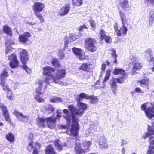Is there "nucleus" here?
I'll list each match as a JSON object with an SVG mask.
<instances>
[{"label": "nucleus", "mask_w": 154, "mask_h": 154, "mask_svg": "<svg viewBox=\"0 0 154 154\" xmlns=\"http://www.w3.org/2000/svg\"><path fill=\"white\" fill-rule=\"evenodd\" d=\"M8 59L10 61L9 65L11 68L14 69L19 66V61L15 53H12L8 56Z\"/></svg>", "instance_id": "obj_7"}, {"label": "nucleus", "mask_w": 154, "mask_h": 154, "mask_svg": "<svg viewBox=\"0 0 154 154\" xmlns=\"http://www.w3.org/2000/svg\"><path fill=\"white\" fill-rule=\"evenodd\" d=\"M45 110L46 111H51V112H53L54 110V108L51 104H48V106L45 107Z\"/></svg>", "instance_id": "obj_51"}, {"label": "nucleus", "mask_w": 154, "mask_h": 154, "mask_svg": "<svg viewBox=\"0 0 154 154\" xmlns=\"http://www.w3.org/2000/svg\"><path fill=\"white\" fill-rule=\"evenodd\" d=\"M42 69V72L43 75L46 76L51 77L53 79L54 74H53L52 73L55 71L54 68L48 66H46L43 67Z\"/></svg>", "instance_id": "obj_11"}, {"label": "nucleus", "mask_w": 154, "mask_h": 154, "mask_svg": "<svg viewBox=\"0 0 154 154\" xmlns=\"http://www.w3.org/2000/svg\"><path fill=\"white\" fill-rule=\"evenodd\" d=\"M89 22L91 27L94 29H95L96 28V25L95 21L91 19L90 20Z\"/></svg>", "instance_id": "obj_50"}, {"label": "nucleus", "mask_w": 154, "mask_h": 154, "mask_svg": "<svg viewBox=\"0 0 154 154\" xmlns=\"http://www.w3.org/2000/svg\"><path fill=\"white\" fill-rule=\"evenodd\" d=\"M150 135V134H149L148 132H146L145 134L143 136L142 138L144 139H145Z\"/></svg>", "instance_id": "obj_59"}, {"label": "nucleus", "mask_w": 154, "mask_h": 154, "mask_svg": "<svg viewBox=\"0 0 154 154\" xmlns=\"http://www.w3.org/2000/svg\"><path fill=\"white\" fill-rule=\"evenodd\" d=\"M52 78L51 77H46L45 79V83L47 84H49L50 81L51 80Z\"/></svg>", "instance_id": "obj_57"}, {"label": "nucleus", "mask_w": 154, "mask_h": 154, "mask_svg": "<svg viewBox=\"0 0 154 154\" xmlns=\"http://www.w3.org/2000/svg\"><path fill=\"white\" fill-rule=\"evenodd\" d=\"M46 124L48 128L51 129H53L56 126V123L57 118L54 116H51L47 118Z\"/></svg>", "instance_id": "obj_13"}, {"label": "nucleus", "mask_w": 154, "mask_h": 154, "mask_svg": "<svg viewBox=\"0 0 154 154\" xmlns=\"http://www.w3.org/2000/svg\"><path fill=\"white\" fill-rule=\"evenodd\" d=\"M13 114L15 115L16 117L20 121L24 122V119H26L27 120L28 119V117L27 116L23 115L19 112L16 110H14Z\"/></svg>", "instance_id": "obj_20"}, {"label": "nucleus", "mask_w": 154, "mask_h": 154, "mask_svg": "<svg viewBox=\"0 0 154 154\" xmlns=\"http://www.w3.org/2000/svg\"><path fill=\"white\" fill-rule=\"evenodd\" d=\"M72 4L74 6H79L82 5L83 3L82 0H72Z\"/></svg>", "instance_id": "obj_42"}, {"label": "nucleus", "mask_w": 154, "mask_h": 154, "mask_svg": "<svg viewBox=\"0 0 154 154\" xmlns=\"http://www.w3.org/2000/svg\"><path fill=\"white\" fill-rule=\"evenodd\" d=\"M150 104L151 106L147 107L145 113L148 118L152 119L154 117V101L150 102Z\"/></svg>", "instance_id": "obj_15"}, {"label": "nucleus", "mask_w": 154, "mask_h": 154, "mask_svg": "<svg viewBox=\"0 0 154 154\" xmlns=\"http://www.w3.org/2000/svg\"><path fill=\"white\" fill-rule=\"evenodd\" d=\"M113 74L115 75H122V76L116 79L117 82L119 84L124 83V81L128 76V74L125 72V71L122 68H115L114 69Z\"/></svg>", "instance_id": "obj_4"}, {"label": "nucleus", "mask_w": 154, "mask_h": 154, "mask_svg": "<svg viewBox=\"0 0 154 154\" xmlns=\"http://www.w3.org/2000/svg\"><path fill=\"white\" fill-rule=\"evenodd\" d=\"M47 118L44 117H37L36 118V121L38 124L43 128H45L46 125L45 122L46 123Z\"/></svg>", "instance_id": "obj_22"}, {"label": "nucleus", "mask_w": 154, "mask_h": 154, "mask_svg": "<svg viewBox=\"0 0 154 154\" xmlns=\"http://www.w3.org/2000/svg\"><path fill=\"white\" fill-rule=\"evenodd\" d=\"M79 103H77V106L79 107L80 109L82 111H84L86 110L87 108V104L82 102H79Z\"/></svg>", "instance_id": "obj_43"}, {"label": "nucleus", "mask_w": 154, "mask_h": 154, "mask_svg": "<svg viewBox=\"0 0 154 154\" xmlns=\"http://www.w3.org/2000/svg\"><path fill=\"white\" fill-rule=\"evenodd\" d=\"M9 76L6 69H4L0 74V81L7 80V78Z\"/></svg>", "instance_id": "obj_32"}, {"label": "nucleus", "mask_w": 154, "mask_h": 154, "mask_svg": "<svg viewBox=\"0 0 154 154\" xmlns=\"http://www.w3.org/2000/svg\"><path fill=\"white\" fill-rule=\"evenodd\" d=\"M128 143V142L127 141L123 140H122L121 142V146H124V145Z\"/></svg>", "instance_id": "obj_61"}, {"label": "nucleus", "mask_w": 154, "mask_h": 154, "mask_svg": "<svg viewBox=\"0 0 154 154\" xmlns=\"http://www.w3.org/2000/svg\"><path fill=\"white\" fill-rule=\"evenodd\" d=\"M51 63L53 66H54L57 68H60L62 67V65L59 63L58 60L56 58L52 59L51 61Z\"/></svg>", "instance_id": "obj_33"}, {"label": "nucleus", "mask_w": 154, "mask_h": 154, "mask_svg": "<svg viewBox=\"0 0 154 154\" xmlns=\"http://www.w3.org/2000/svg\"><path fill=\"white\" fill-rule=\"evenodd\" d=\"M142 66L140 63L137 62L135 63L133 66L132 68V71L133 72V73H135L136 71L140 70L142 68Z\"/></svg>", "instance_id": "obj_35"}, {"label": "nucleus", "mask_w": 154, "mask_h": 154, "mask_svg": "<svg viewBox=\"0 0 154 154\" xmlns=\"http://www.w3.org/2000/svg\"><path fill=\"white\" fill-rule=\"evenodd\" d=\"M39 152L38 150L36 148H35L33 149L32 153L33 154H38Z\"/></svg>", "instance_id": "obj_62"}, {"label": "nucleus", "mask_w": 154, "mask_h": 154, "mask_svg": "<svg viewBox=\"0 0 154 154\" xmlns=\"http://www.w3.org/2000/svg\"><path fill=\"white\" fill-rule=\"evenodd\" d=\"M113 28L117 36H123L127 35L128 29L125 26L122 25L119 29L118 24L115 23L114 24Z\"/></svg>", "instance_id": "obj_6"}, {"label": "nucleus", "mask_w": 154, "mask_h": 154, "mask_svg": "<svg viewBox=\"0 0 154 154\" xmlns=\"http://www.w3.org/2000/svg\"><path fill=\"white\" fill-rule=\"evenodd\" d=\"M6 139L11 143H14L15 140V137L13 134L11 132H9L5 136Z\"/></svg>", "instance_id": "obj_31"}, {"label": "nucleus", "mask_w": 154, "mask_h": 154, "mask_svg": "<svg viewBox=\"0 0 154 154\" xmlns=\"http://www.w3.org/2000/svg\"><path fill=\"white\" fill-rule=\"evenodd\" d=\"M111 70L110 69H107L106 71V74L103 80V82L105 83L108 80L110 76Z\"/></svg>", "instance_id": "obj_48"}, {"label": "nucleus", "mask_w": 154, "mask_h": 154, "mask_svg": "<svg viewBox=\"0 0 154 154\" xmlns=\"http://www.w3.org/2000/svg\"><path fill=\"white\" fill-rule=\"evenodd\" d=\"M31 36L30 33L29 32H25L23 34L20 35L18 41L21 44H26L29 41V38Z\"/></svg>", "instance_id": "obj_12"}, {"label": "nucleus", "mask_w": 154, "mask_h": 154, "mask_svg": "<svg viewBox=\"0 0 154 154\" xmlns=\"http://www.w3.org/2000/svg\"><path fill=\"white\" fill-rule=\"evenodd\" d=\"M39 13L34 12V14L39 20L41 23H44L45 22L44 19L42 14Z\"/></svg>", "instance_id": "obj_47"}, {"label": "nucleus", "mask_w": 154, "mask_h": 154, "mask_svg": "<svg viewBox=\"0 0 154 154\" xmlns=\"http://www.w3.org/2000/svg\"><path fill=\"white\" fill-rule=\"evenodd\" d=\"M72 51L75 55L79 57L80 60L88 59L89 58L88 56H85L82 54V50L81 49L74 47L72 48Z\"/></svg>", "instance_id": "obj_14"}, {"label": "nucleus", "mask_w": 154, "mask_h": 154, "mask_svg": "<svg viewBox=\"0 0 154 154\" xmlns=\"http://www.w3.org/2000/svg\"><path fill=\"white\" fill-rule=\"evenodd\" d=\"M106 68V66L105 64L103 63L102 64L101 69L103 71H105Z\"/></svg>", "instance_id": "obj_60"}, {"label": "nucleus", "mask_w": 154, "mask_h": 154, "mask_svg": "<svg viewBox=\"0 0 154 154\" xmlns=\"http://www.w3.org/2000/svg\"><path fill=\"white\" fill-rule=\"evenodd\" d=\"M107 138L104 135L100 136L99 138L98 143L99 147L102 149L107 148L108 147Z\"/></svg>", "instance_id": "obj_17"}, {"label": "nucleus", "mask_w": 154, "mask_h": 154, "mask_svg": "<svg viewBox=\"0 0 154 154\" xmlns=\"http://www.w3.org/2000/svg\"><path fill=\"white\" fill-rule=\"evenodd\" d=\"M119 3L120 5L123 9L126 10L129 7L128 0H115Z\"/></svg>", "instance_id": "obj_26"}, {"label": "nucleus", "mask_w": 154, "mask_h": 154, "mask_svg": "<svg viewBox=\"0 0 154 154\" xmlns=\"http://www.w3.org/2000/svg\"><path fill=\"white\" fill-rule=\"evenodd\" d=\"M7 97L10 100H14V97L12 91L11 89L7 91Z\"/></svg>", "instance_id": "obj_45"}, {"label": "nucleus", "mask_w": 154, "mask_h": 154, "mask_svg": "<svg viewBox=\"0 0 154 154\" xmlns=\"http://www.w3.org/2000/svg\"><path fill=\"white\" fill-rule=\"evenodd\" d=\"M91 143L90 141H85L83 143L82 148L85 150V152H87L88 149L90 145L91 144Z\"/></svg>", "instance_id": "obj_41"}, {"label": "nucleus", "mask_w": 154, "mask_h": 154, "mask_svg": "<svg viewBox=\"0 0 154 154\" xmlns=\"http://www.w3.org/2000/svg\"><path fill=\"white\" fill-rule=\"evenodd\" d=\"M75 154H83L85 153L81 146V143H75Z\"/></svg>", "instance_id": "obj_21"}, {"label": "nucleus", "mask_w": 154, "mask_h": 154, "mask_svg": "<svg viewBox=\"0 0 154 154\" xmlns=\"http://www.w3.org/2000/svg\"><path fill=\"white\" fill-rule=\"evenodd\" d=\"M144 2L148 5L151 4L154 6V0H144Z\"/></svg>", "instance_id": "obj_53"}, {"label": "nucleus", "mask_w": 154, "mask_h": 154, "mask_svg": "<svg viewBox=\"0 0 154 154\" xmlns=\"http://www.w3.org/2000/svg\"><path fill=\"white\" fill-rule=\"evenodd\" d=\"M109 51H110V53L113 58H114V60L113 62H111L116 65L117 64V57L118 55L116 54V51L113 48H111L109 49Z\"/></svg>", "instance_id": "obj_23"}, {"label": "nucleus", "mask_w": 154, "mask_h": 154, "mask_svg": "<svg viewBox=\"0 0 154 154\" xmlns=\"http://www.w3.org/2000/svg\"><path fill=\"white\" fill-rule=\"evenodd\" d=\"M43 84V82L41 80L38 81V83H36V84L38 85H39V87L36 89V94H42L41 92V90Z\"/></svg>", "instance_id": "obj_36"}, {"label": "nucleus", "mask_w": 154, "mask_h": 154, "mask_svg": "<svg viewBox=\"0 0 154 154\" xmlns=\"http://www.w3.org/2000/svg\"><path fill=\"white\" fill-rule=\"evenodd\" d=\"M90 99L89 103L91 104H96L99 101V99L97 96L93 95L89 96L88 100Z\"/></svg>", "instance_id": "obj_37"}, {"label": "nucleus", "mask_w": 154, "mask_h": 154, "mask_svg": "<svg viewBox=\"0 0 154 154\" xmlns=\"http://www.w3.org/2000/svg\"><path fill=\"white\" fill-rule=\"evenodd\" d=\"M148 22L149 25H152L154 22V10L150 11L149 14Z\"/></svg>", "instance_id": "obj_34"}, {"label": "nucleus", "mask_w": 154, "mask_h": 154, "mask_svg": "<svg viewBox=\"0 0 154 154\" xmlns=\"http://www.w3.org/2000/svg\"><path fill=\"white\" fill-rule=\"evenodd\" d=\"M89 96L84 93H81L79 95V97L77 99V102H80L81 99H85L88 100Z\"/></svg>", "instance_id": "obj_39"}, {"label": "nucleus", "mask_w": 154, "mask_h": 154, "mask_svg": "<svg viewBox=\"0 0 154 154\" xmlns=\"http://www.w3.org/2000/svg\"><path fill=\"white\" fill-rule=\"evenodd\" d=\"M147 130L150 135L154 134V127H152L149 125H148Z\"/></svg>", "instance_id": "obj_52"}, {"label": "nucleus", "mask_w": 154, "mask_h": 154, "mask_svg": "<svg viewBox=\"0 0 154 154\" xmlns=\"http://www.w3.org/2000/svg\"><path fill=\"white\" fill-rule=\"evenodd\" d=\"M19 55L20 56V59L23 65L21 66L22 69L25 70L27 73H30L31 70L26 65L27 62L29 59L28 52L26 50L23 49L20 52Z\"/></svg>", "instance_id": "obj_3"}, {"label": "nucleus", "mask_w": 154, "mask_h": 154, "mask_svg": "<svg viewBox=\"0 0 154 154\" xmlns=\"http://www.w3.org/2000/svg\"><path fill=\"white\" fill-rule=\"evenodd\" d=\"M85 72V73H83L82 75L84 78L85 79H88L93 75V69Z\"/></svg>", "instance_id": "obj_44"}, {"label": "nucleus", "mask_w": 154, "mask_h": 154, "mask_svg": "<svg viewBox=\"0 0 154 154\" xmlns=\"http://www.w3.org/2000/svg\"><path fill=\"white\" fill-rule=\"evenodd\" d=\"M84 42L85 48L88 51L94 53L97 51V48L96 44L97 42L95 38L88 37L85 39Z\"/></svg>", "instance_id": "obj_2"}, {"label": "nucleus", "mask_w": 154, "mask_h": 154, "mask_svg": "<svg viewBox=\"0 0 154 154\" xmlns=\"http://www.w3.org/2000/svg\"><path fill=\"white\" fill-rule=\"evenodd\" d=\"M119 13L122 23V25H124V26H125L126 24H127V25H128V24H127V19L128 18H126L124 14L122 12L120 9H119Z\"/></svg>", "instance_id": "obj_29"}, {"label": "nucleus", "mask_w": 154, "mask_h": 154, "mask_svg": "<svg viewBox=\"0 0 154 154\" xmlns=\"http://www.w3.org/2000/svg\"><path fill=\"white\" fill-rule=\"evenodd\" d=\"M71 8V5L70 4L66 5L60 8L59 15L62 16L67 15L70 11Z\"/></svg>", "instance_id": "obj_18"}, {"label": "nucleus", "mask_w": 154, "mask_h": 154, "mask_svg": "<svg viewBox=\"0 0 154 154\" xmlns=\"http://www.w3.org/2000/svg\"><path fill=\"white\" fill-rule=\"evenodd\" d=\"M55 99L56 102L61 101H62L61 98L60 97H56Z\"/></svg>", "instance_id": "obj_64"}, {"label": "nucleus", "mask_w": 154, "mask_h": 154, "mask_svg": "<svg viewBox=\"0 0 154 154\" xmlns=\"http://www.w3.org/2000/svg\"><path fill=\"white\" fill-rule=\"evenodd\" d=\"M63 113L66 114L67 115L69 113V111L67 109H65L63 110Z\"/></svg>", "instance_id": "obj_63"}, {"label": "nucleus", "mask_w": 154, "mask_h": 154, "mask_svg": "<svg viewBox=\"0 0 154 154\" xmlns=\"http://www.w3.org/2000/svg\"><path fill=\"white\" fill-rule=\"evenodd\" d=\"M6 80L0 81V85L4 91H7L10 89L9 88L8 85L6 84Z\"/></svg>", "instance_id": "obj_38"}, {"label": "nucleus", "mask_w": 154, "mask_h": 154, "mask_svg": "<svg viewBox=\"0 0 154 154\" xmlns=\"http://www.w3.org/2000/svg\"><path fill=\"white\" fill-rule=\"evenodd\" d=\"M45 7L44 4L39 2H36L33 4L32 9L34 12H40L44 10Z\"/></svg>", "instance_id": "obj_16"}, {"label": "nucleus", "mask_w": 154, "mask_h": 154, "mask_svg": "<svg viewBox=\"0 0 154 154\" xmlns=\"http://www.w3.org/2000/svg\"><path fill=\"white\" fill-rule=\"evenodd\" d=\"M53 143L54 146L57 151H60L63 150V146L60 143L61 141L59 139H56Z\"/></svg>", "instance_id": "obj_25"}, {"label": "nucleus", "mask_w": 154, "mask_h": 154, "mask_svg": "<svg viewBox=\"0 0 154 154\" xmlns=\"http://www.w3.org/2000/svg\"><path fill=\"white\" fill-rule=\"evenodd\" d=\"M60 128L62 129H66L67 131H66V133L67 134L70 136H72L74 137H75V139L77 140H79V139H78L77 137L78 136H74L72 134H70V133H71V131H70V130L69 129V126H67L66 125H60Z\"/></svg>", "instance_id": "obj_40"}, {"label": "nucleus", "mask_w": 154, "mask_h": 154, "mask_svg": "<svg viewBox=\"0 0 154 154\" xmlns=\"http://www.w3.org/2000/svg\"><path fill=\"white\" fill-rule=\"evenodd\" d=\"M144 57L146 60L149 62H152L151 64L153 66V67L151 68V69L153 72H154V57H153L152 51L150 48H148L146 49L144 51Z\"/></svg>", "instance_id": "obj_8"}, {"label": "nucleus", "mask_w": 154, "mask_h": 154, "mask_svg": "<svg viewBox=\"0 0 154 154\" xmlns=\"http://www.w3.org/2000/svg\"><path fill=\"white\" fill-rule=\"evenodd\" d=\"M92 66V64L91 63H83L81 64L79 68V69L83 71L91 70L93 69L92 68L90 67Z\"/></svg>", "instance_id": "obj_19"}, {"label": "nucleus", "mask_w": 154, "mask_h": 154, "mask_svg": "<svg viewBox=\"0 0 154 154\" xmlns=\"http://www.w3.org/2000/svg\"><path fill=\"white\" fill-rule=\"evenodd\" d=\"M3 32L10 36L13 35L12 31L11 29L7 25H4L3 26Z\"/></svg>", "instance_id": "obj_27"}, {"label": "nucleus", "mask_w": 154, "mask_h": 154, "mask_svg": "<svg viewBox=\"0 0 154 154\" xmlns=\"http://www.w3.org/2000/svg\"><path fill=\"white\" fill-rule=\"evenodd\" d=\"M45 154H56V152L52 145L50 144L47 145L45 150Z\"/></svg>", "instance_id": "obj_24"}, {"label": "nucleus", "mask_w": 154, "mask_h": 154, "mask_svg": "<svg viewBox=\"0 0 154 154\" xmlns=\"http://www.w3.org/2000/svg\"><path fill=\"white\" fill-rule=\"evenodd\" d=\"M41 94H36L35 95L34 98L36 101L39 103H43L45 101V100L40 96Z\"/></svg>", "instance_id": "obj_46"}, {"label": "nucleus", "mask_w": 154, "mask_h": 154, "mask_svg": "<svg viewBox=\"0 0 154 154\" xmlns=\"http://www.w3.org/2000/svg\"><path fill=\"white\" fill-rule=\"evenodd\" d=\"M33 141L32 140L29 142L27 147L28 151L31 152L34 148Z\"/></svg>", "instance_id": "obj_49"}, {"label": "nucleus", "mask_w": 154, "mask_h": 154, "mask_svg": "<svg viewBox=\"0 0 154 154\" xmlns=\"http://www.w3.org/2000/svg\"><path fill=\"white\" fill-rule=\"evenodd\" d=\"M134 91L136 92L137 93H143V92L142 91V90L139 87H137L134 90Z\"/></svg>", "instance_id": "obj_58"}, {"label": "nucleus", "mask_w": 154, "mask_h": 154, "mask_svg": "<svg viewBox=\"0 0 154 154\" xmlns=\"http://www.w3.org/2000/svg\"><path fill=\"white\" fill-rule=\"evenodd\" d=\"M83 29H88V28L85 25L80 26L78 28V30L79 32H82L83 30Z\"/></svg>", "instance_id": "obj_55"}, {"label": "nucleus", "mask_w": 154, "mask_h": 154, "mask_svg": "<svg viewBox=\"0 0 154 154\" xmlns=\"http://www.w3.org/2000/svg\"><path fill=\"white\" fill-rule=\"evenodd\" d=\"M0 108L1 109L2 114L5 120L11 124V119L10 117L8 111L7 107L2 103L0 104Z\"/></svg>", "instance_id": "obj_9"}, {"label": "nucleus", "mask_w": 154, "mask_h": 154, "mask_svg": "<svg viewBox=\"0 0 154 154\" xmlns=\"http://www.w3.org/2000/svg\"><path fill=\"white\" fill-rule=\"evenodd\" d=\"M137 83H139L140 85L143 87L148 86L149 84V79L146 78L139 80H137Z\"/></svg>", "instance_id": "obj_30"}, {"label": "nucleus", "mask_w": 154, "mask_h": 154, "mask_svg": "<svg viewBox=\"0 0 154 154\" xmlns=\"http://www.w3.org/2000/svg\"><path fill=\"white\" fill-rule=\"evenodd\" d=\"M110 82V85L111 88L113 93L115 95L116 94V91L117 87L115 79V78L112 79Z\"/></svg>", "instance_id": "obj_28"}, {"label": "nucleus", "mask_w": 154, "mask_h": 154, "mask_svg": "<svg viewBox=\"0 0 154 154\" xmlns=\"http://www.w3.org/2000/svg\"><path fill=\"white\" fill-rule=\"evenodd\" d=\"M149 102L146 103H143L142 105H141V109L142 110H143L144 112H145L147 109V106H146V103H148Z\"/></svg>", "instance_id": "obj_54"}, {"label": "nucleus", "mask_w": 154, "mask_h": 154, "mask_svg": "<svg viewBox=\"0 0 154 154\" xmlns=\"http://www.w3.org/2000/svg\"><path fill=\"white\" fill-rule=\"evenodd\" d=\"M68 107L72 114V119L70 128L71 131L70 134L74 136H78L80 129V127L78 123L79 119L76 117L75 115L82 116L84 113L83 111L80 109L79 108L77 109L74 107L73 105L68 106Z\"/></svg>", "instance_id": "obj_1"}, {"label": "nucleus", "mask_w": 154, "mask_h": 154, "mask_svg": "<svg viewBox=\"0 0 154 154\" xmlns=\"http://www.w3.org/2000/svg\"><path fill=\"white\" fill-rule=\"evenodd\" d=\"M64 118L67 120L68 122H69L71 121V115L69 114L66 115V116H64Z\"/></svg>", "instance_id": "obj_56"}, {"label": "nucleus", "mask_w": 154, "mask_h": 154, "mask_svg": "<svg viewBox=\"0 0 154 154\" xmlns=\"http://www.w3.org/2000/svg\"><path fill=\"white\" fill-rule=\"evenodd\" d=\"M66 74V70L64 68L57 69L53 76V81L55 83H58L61 79L65 77Z\"/></svg>", "instance_id": "obj_5"}, {"label": "nucleus", "mask_w": 154, "mask_h": 154, "mask_svg": "<svg viewBox=\"0 0 154 154\" xmlns=\"http://www.w3.org/2000/svg\"><path fill=\"white\" fill-rule=\"evenodd\" d=\"M100 37L99 38L100 41L104 40L105 42L107 43H111L112 39L110 36L106 35L105 30L103 29H100L99 32Z\"/></svg>", "instance_id": "obj_10"}]
</instances>
